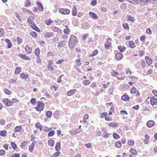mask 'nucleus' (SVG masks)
Wrapping results in <instances>:
<instances>
[{"mask_svg": "<svg viewBox=\"0 0 157 157\" xmlns=\"http://www.w3.org/2000/svg\"><path fill=\"white\" fill-rule=\"evenodd\" d=\"M118 125L117 124L116 122H111L109 124L108 126L109 127H112L116 128L117 127Z\"/></svg>", "mask_w": 157, "mask_h": 157, "instance_id": "393cba45", "label": "nucleus"}, {"mask_svg": "<svg viewBox=\"0 0 157 157\" xmlns=\"http://www.w3.org/2000/svg\"><path fill=\"white\" fill-rule=\"evenodd\" d=\"M98 52V50H95L93 52V54L91 55H90V56H95L96 55Z\"/></svg>", "mask_w": 157, "mask_h": 157, "instance_id": "0e129e2a", "label": "nucleus"}, {"mask_svg": "<svg viewBox=\"0 0 157 157\" xmlns=\"http://www.w3.org/2000/svg\"><path fill=\"white\" fill-rule=\"evenodd\" d=\"M145 38L146 36L145 35H143L141 36L140 38V40L142 42H144Z\"/></svg>", "mask_w": 157, "mask_h": 157, "instance_id": "774afa93", "label": "nucleus"}, {"mask_svg": "<svg viewBox=\"0 0 157 157\" xmlns=\"http://www.w3.org/2000/svg\"><path fill=\"white\" fill-rule=\"evenodd\" d=\"M90 83V81L89 80L85 79L83 81V83L85 85H88Z\"/></svg>", "mask_w": 157, "mask_h": 157, "instance_id": "c03bdc74", "label": "nucleus"}, {"mask_svg": "<svg viewBox=\"0 0 157 157\" xmlns=\"http://www.w3.org/2000/svg\"><path fill=\"white\" fill-rule=\"evenodd\" d=\"M59 13L64 15L68 14L70 13V10L67 9L61 8L59 10Z\"/></svg>", "mask_w": 157, "mask_h": 157, "instance_id": "6e6552de", "label": "nucleus"}, {"mask_svg": "<svg viewBox=\"0 0 157 157\" xmlns=\"http://www.w3.org/2000/svg\"><path fill=\"white\" fill-rule=\"evenodd\" d=\"M113 138L115 139H118L120 137L115 132L113 133Z\"/></svg>", "mask_w": 157, "mask_h": 157, "instance_id": "052dcab7", "label": "nucleus"}, {"mask_svg": "<svg viewBox=\"0 0 157 157\" xmlns=\"http://www.w3.org/2000/svg\"><path fill=\"white\" fill-rule=\"evenodd\" d=\"M134 144V141L133 140H129L128 141V144L130 146H132Z\"/></svg>", "mask_w": 157, "mask_h": 157, "instance_id": "4d7b16f0", "label": "nucleus"}, {"mask_svg": "<svg viewBox=\"0 0 157 157\" xmlns=\"http://www.w3.org/2000/svg\"><path fill=\"white\" fill-rule=\"evenodd\" d=\"M53 35V33L52 32H47L44 34L45 37L47 38L52 37Z\"/></svg>", "mask_w": 157, "mask_h": 157, "instance_id": "aec40b11", "label": "nucleus"}, {"mask_svg": "<svg viewBox=\"0 0 157 157\" xmlns=\"http://www.w3.org/2000/svg\"><path fill=\"white\" fill-rule=\"evenodd\" d=\"M48 145L51 147H53L54 145V141L53 140H48Z\"/></svg>", "mask_w": 157, "mask_h": 157, "instance_id": "72a5a7b5", "label": "nucleus"}, {"mask_svg": "<svg viewBox=\"0 0 157 157\" xmlns=\"http://www.w3.org/2000/svg\"><path fill=\"white\" fill-rule=\"evenodd\" d=\"M89 14L90 16L93 19H97L98 18L97 15L94 13L90 12Z\"/></svg>", "mask_w": 157, "mask_h": 157, "instance_id": "a878e982", "label": "nucleus"}, {"mask_svg": "<svg viewBox=\"0 0 157 157\" xmlns=\"http://www.w3.org/2000/svg\"><path fill=\"white\" fill-rule=\"evenodd\" d=\"M52 114V113L51 111H48L46 112V116L48 118H50Z\"/></svg>", "mask_w": 157, "mask_h": 157, "instance_id": "a18cd8bd", "label": "nucleus"}, {"mask_svg": "<svg viewBox=\"0 0 157 157\" xmlns=\"http://www.w3.org/2000/svg\"><path fill=\"white\" fill-rule=\"evenodd\" d=\"M37 106L35 107L36 110L39 112L42 111L44 109L45 104L40 101H38L37 103Z\"/></svg>", "mask_w": 157, "mask_h": 157, "instance_id": "7ed1b4c3", "label": "nucleus"}, {"mask_svg": "<svg viewBox=\"0 0 157 157\" xmlns=\"http://www.w3.org/2000/svg\"><path fill=\"white\" fill-rule=\"evenodd\" d=\"M122 26L124 29L129 30V27L128 23L126 22H124L123 23Z\"/></svg>", "mask_w": 157, "mask_h": 157, "instance_id": "2f4dec72", "label": "nucleus"}, {"mask_svg": "<svg viewBox=\"0 0 157 157\" xmlns=\"http://www.w3.org/2000/svg\"><path fill=\"white\" fill-rule=\"evenodd\" d=\"M21 68L17 67L15 69L14 74L16 75L19 74L21 71Z\"/></svg>", "mask_w": 157, "mask_h": 157, "instance_id": "c85d7f7f", "label": "nucleus"}, {"mask_svg": "<svg viewBox=\"0 0 157 157\" xmlns=\"http://www.w3.org/2000/svg\"><path fill=\"white\" fill-rule=\"evenodd\" d=\"M2 101L7 106H10L12 105V101L7 98H4L2 99Z\"/></svg>", "mask_w": 157, "mask_h": 157, "instance_id": "0eeeda50", "label": "nucleus"}, {"mask_svg": "<svg viewBox=\"0 0 157 157\" xmlns=\"http://www.w3.org/2000/svg\"><path fill=\"white\" fill-rule=\"evenodd\" d=\"M54 134V131H50L48 134V136L50 137L53 136Z\"/></svg>", "mask_w": 157, "mask_h": 157, "instance_id": "338daca9", "label": "nucleus"}, {"mask_svg": "<svg viewBox=\"0 0 157 157\" xmlns=\"http://www.w3.org/2000/svg\"><path fill=\"white\" fill-rule=\"evenodd\" d=\"M130 152L134 155L137 154L136 151L133 148H131L130 150Z\"/></svg>", "mask_w": 157, "mask_h": 157, "instance_id": "09e8293b", "label": "nucleus"}, {"mask_svg": "<svg viewBox=\"0 0 157 157\" xmlns=\"http://www.w3.org/2000/svg\"><path fill=\"white\" fill-rule=\"evenodd\" d=\"M25 50L27 54H29L31 53L32 49L31 47L26 45L25 48Z\"/></svg>", "mask_w": 157, "mask_h": 157, "instance_id": "f3484780", "label": "nucleus"}, {"mask_svg": "<svg viewBox=\"0 0 157 157\" xmlns=\"http://www.w3.org/2000/svg\"><path fill=\"white\" fill-rule=\"evenodd\" d=\"M18 56L22 59L25 60H31V58L30 57L28 56H26L24 54H19Z\"/></svg>", "mask_w": 157, "mask_h": 157, "instance_id": "4468645a", "label": "nucleus"}, {"mask_svg": "<svg viewBox=\"0 0 157 157\" xmlns=\"http://www.w3.org/2000/svg\"><path fill=\"white\" fill-rule=\"evenodd\" d=\"M60 148V143L59 142H57L55 148L56 150L58 151Z\"/></svg>", "mask_w": 157, "mask_h": 157, "instance_id": "473e14b6", "label": "nucleus"}, {"mask_svg": "<svg viewBox=\"0 0 157 157\" xmlns=\"http://www.w3.org/2000/svg\"><path fill=\"white\" fill-rule=\"evenodd\" d=\"M29 34L30 35H31L34 38H36L37 37V35L36 33L34 31L30 32Z\"/></svg>", "mask_w": 157, "mask_h": 157, "instance_id": "58836bf2", "label": "nucleus"}, {"mask_svg": "<svg viewBox=\"0 0 157 157\" xmlns=\"http://www.w3.org/2000/svg\"><path fill=\"white\" fill-rule=\"evenodd\" d=\"M129 47L131 48H134L136 47L135 43L132 40H130L128 41Z\"/></svg>", "mask_w": 157, "mask_h": 157, "instance_id": "4be33fe9", "label": "nucleus"}, {"mask_svg": "<svg viewBox=\"0 0 157 157\" xmlns=\"http://www.w3.org/2000/svg\"><path fill=\"white\" fill-rule=\"evenodd\" d=\"M111 38L110 37L108 38L106 40V41L105 43V47L107 49H109L111 47Z\"/></svg>", "mask_w": 157, "mask_h": 157, "instance_id": "423d86ee", "label": "nucleus"}, {"mask_svg": "<svg viewBox=\"0 0 157 157\" xmlns=\"http://www.w3.org/2000/svg\"><path fill=\"white\" fill-rule=\"evenodd\" d=\"M45 22L46 25H51L53 21L50 18L45 20Z\"/></svg>", "mask_w": 157, "mask_h": 157, "instance_id": "7c9ffc66", "label": "nucleus"}, {"mask_svg": "<svg viewBox=\"0 0 157 157\" xmlns=\"http://www.w3.org/2000/svg\"><path fill=\"white\" fill-rule=\"evenodd\" d=\"M66 45L65 42L64 41H61L59 43L58 45V47L59 48H61L63 47Z\"/></svg>", "mask_w": 157, "mask_h": 157, "instance_id": "b1692460", "label": "nucleus"}, {"mask_svg": "<svg viewBox=\"0 0 157 157\" xmlns=\"http://www.w3.org/2000/svg\"><path fill=\"white\" fill-rule=\"evenodd\" d=\"M4 33V31L3 29L0 28V36L2 37L3 36Z\"/></svg>", "mask_w": 157, "mask_h": 157, "instance_id": "680f3d73", "label": "nucleus"}, {"mask_svg": "<svg viewBox=\"0 0 157 157\" xmlns=\"http://www.w3.org/2000/svg\"><path fill=\"white\" fill-rule=\"evenodd\" d=\"M118 48L121 52H124L126 50V48L123 45H119L118 47Z\"/></svg>", "mask_w": 157, "mask_h": 157, "instance_id": "5701e85b", "label": "nucleus"}, {"mask_svg": "<svg viewBox=\"0 0 157 157\" xmlns=\"http://www.w3.org/2000/svg\"><path fill=\"white\" fill-rule=\"evenodd\" d=\"M101 117L102 118H104L106 121H110L113 120L112 118L107 116V113L106 112H103L101 114Z\"/></svg>", "mask_w": 157, "mask_h": 157, "instance_id": "20e7f679", "label": "nucleus"}, {"mask_svg": "<svg viewBox=\"0 0 157 157\" xmlns=\"http://www.w3.org/2000/svg\"><path fill=\"white\" fill-rule=\"evenodd\" d=\"M5 93L7 95H10L11 94V92L8 89H5L4 90Z\"/></svg>", "mask_w": 157, "mask_h": 157, "instance_id": "e2e57ef3", "label": "nucleus"}, {"mask_svg": "<svg viewBox=\"0 0 157 157\" xmlns=\"http://www.w3.org/2000/svg\"><path fill=\"white\" fill-rule=\"evenodd\" d=\"M10 144L13 149H16L17 148V145L15 143H14V142H11Z\"/></svg>", "mask_w": 157, "mask_h": 157, "instance_id": "603ef678", "label": "nucleus"}, {"mask_svg": "<svg viewBox=\"0 0 157 157\" xmlns=\"http://www.w3.org/2000/svg\"><path fill=\"white\" fill-rule=\"evenodd\" d=\"M115 58L118 60H121L123 57V54L120 52H117L115 56Z\"/></svg>", "mask_w": 157, "mask_h": 157, "instance_id": "f8f14e48", "label": "nucleus"}, {"mask_svg": "<svg viewBox=\"0 0 157 157\" xmlns=\"http://www.w3.org/2000/svg\"><path fill=\"white\" fill-rule=\"evenodd\" d=\"M127 18H128V20H130L132 22L134 21H135L134 18L130 15H127Z\"/></svg>", "mask_w": 157, "mask_h": 157, "instance_id": "a19ab883", "label": "nucleus"}, {"mask_svg": "<svg viewBox=\"0 0 157 157\" xmlns=\"http://www.w3.org/2000/svg\"><path fill=\"white\" fill-rule=\"evenodd\" d=\"M89 34L88 33L86 34L82 35V39L83 40H85L86 38L88 36Z\"/></svg>", "mask_w": 157, "mask_h": 157, "instance_id": "8fccbe9b", "label": "nucleus"}, {"mask_svg": "<svg viewBox=\"0 0 157 157\" xmlns=\"http://www.w3.org/2000/svg\"><path fill=\"white\" fill-rule=\"evenodd\" d=\"M24 130L22 129V128H15L14 131L15 132H19L21 133H22Z\"/></svg>", "mask_w": 157, "mask_h": 157, "instance_id": "37998d69", "label": "nucleus"}, {"mask_svg": "<svg viewBox=\"0 0 157 157\" xmlns=\"http://www.w3.org/2000/svg\"><path fill=\"white\" fill-rule=\"evenodd\" d=\"M50 89L53 91H56L58 89V87L56 85H52L51 86Z\"/></svg>", "mask_w": 157, "mask_h": 157, "instance_id": "c9c22d12", "label": "nucleus"}, {"mask_svg": "<svg viewBox=\"0 0 157 157\" xmlns=\"http://www.w3.org/2000/svg\"><path fill=\"white\" fill-rule=\"evenodd\" d=\"M40 53V50L39 48H36L34 51L35 55L37 57H40L39 55Z\"/></svg>", "mask_w": 157, "mask_h": 157, "instance_id": "c756f323", "label": "nucleus"}, {"mask_svg": "<svg viewBox=\"0 0 157 157\" xmlns=\"http://www.w3.org/2000/svg\"><path fill=\"white\" fill-rule=\"evenodd\" d=\"M110 84V82H108L106 84H103V86L105 89H106L108 88V86H109Z\"/></svg>", "mask_w": 157, "mask_h": 157, "instance_id": "69168bd1", "label": "nucleus"}, {"mask_svg": "<svg viewBox=\"0 0 157 157\" xmlns=\"http://www.w3.org/2000/svg\"><path fill=\"white\" fill-rule=\"evenodd\" d=\"M116 146L117 147H120L121 145V143L120 141H117L115 144Z\"/></svg>", "mask_w": 157, "mask_h": 157, "instance_id": "13d9d810", "label": "nucleus"}, {"mask_svg": "<svg viewBox=\"0 0 157 157\" xmlns=\"http://www.w3.org/2000/svg\"><path fill=\"white\" fill-rule=\"evenodd\" d=\"M36 3L38 5V8L40 11H42L44 10L43 6L42 4L39 1H37Z\"/></svg>", "mask_w": 157, "mask_h": 157, "instance_id": "6ab92c4d", "label": "nucleus"}, {"mask_svg": "<svg viewBox=\"0 0 157 157\" xmlns=\"http://www.w3.org/2000/svg\"><path fill=\"white\" fill-rule=\"evenodd\" d=\"M17 40L18 42V44H20L22 43L23 40L21 38L18 37L17 38Z\"/></svg>", "mask_w": 157, "mask_h": 157, "instance_id": "864d4df0", "label": "nucleus"}, {"mask_svg": "<svg viewBox=\"0 0 157 157\" xmlns=\"http://www.w3.org/2000/svg\"><path fill=\"white\" fill-rule=\"evenodd\" d=\"M7 134V133L5 130L1 131L0 132V135L2 136H6Z\"/></svg>", "mask_w": 157, "mask_h": 157, "instance_id": "de8ad7c7", "label": "nucleus"}, {"mask_svg": "<svg viewBox=\"0 0 157 157\" xmlns=\"http://www.w3.org/2000/svg\"><path fill=\"white\" fill-rule=\"evenodd\" d=\"M141 0H131V2L134 4H140Z\"/></svg>", "mask_w": 157, "mask_h": 157, "instance_id": "ea45409f", "label": "nucleus"}, {"mask_svg": "<svg viewBox=\"0 0 157 157\" xmlns=\"http://www.w3.org/2000/svg\"><path fill=\"white\" fill-rule=\"evenodd\" d=\"M41 59L40 57H37L36 59V64L39 65L41 64Z\"/></svg>", "mask_w": 157, "mask_h": 157, "instance_id": "4c0bfd02", "label": "nucleus"}, {"mask_svg": "<svg viewBox=\"0 0 157 157\" xmlns=\"http://www.w3.org/2000/svg\"><path fill=\"white\" fill-rule=\"evenodd\" d=\"M118 75V73L115 71H113V72L111 74V75L112 76L115 77H117Z\"/></svg>", "mask_w": 157, "mask_h": 157, "instance_id": "79ce46f5", "label": "nucleus"}, {"mask_svg": "<svg viewBox=\"0 0 157 157\" xmlns=\"http://www.w3.org/2000/svg\"><path fill=\"white\" fill-rule=\"evenodd\" d=\"M77 43L76 37L73 35L70 36L68 46L70 48H73Z\"/></svg>", "mask_w": 157, "mask_h": 157, "instance_id": "f257e3e1", "label": "nucleus"}, {"mask_svg": "<svg viewBox=\"0 0 157 157\" xmlns=\"http://www.w3.org/2000/svg\"><path fill=\"white\" fill-rule=\"evenodd\" d=\"M121 99L124 101H127L129 99V97L127 94H124L121 97Z\"/></svg>", "mask_w": 157, "mask_h": 157, "instance_id": "cd10ccee", "label": "nucleus"}, {"mask_svg": "<svg viewBox=\"0 0 157 157\" xmlns=\"http://www.w3.org/2000/svg\"><path fill=\"white\" fill-rule=\"evenodd\" d=\"M75 65L74 67L77 70H78L79 69L78 68V67L82 65V62L80 59H78L75 60Z\"/></svg>", "mask_w": 157, "mask_h": 157, "instance_id": "1a4fd4ad", "label": "nucleus"}, {"mask_svg": "<svg viewBox=\"0 0 157 157\" xmlns=\"http://www.w3.org/2000/svg\"><path fill=\"white\" fill-rule=\"evenodd\" d=\"M48 62V68L51 71H53L54 70V67L52 65L53 63V61L51 60H49Z\"/></svg>", "mask_w": 157, "mask_h": 157, "instance_id": "9d476101", "label": "nucleus"}, {"mask_svg": "<svg viewBox=\"0 0 157 157\" xmlns=\"http://www.w3.org/2000/svg\"><path fill=\"white\" fill-rule=\"evenodd\" d=\"M33 17H29L28 18L27 21L29 24V26L33 29L35 31L40 32V30L39 29L36 25V24L32 21Z\"/></svg>", "mask_w": 157, "mask_h": 157, "instance_id": "f03ea898", "label": "nucleus"}, {"mask_svg": "<svg viewBox=\"0 0 157 157\" xmlns=\"http://www.w3.org/2000/svg\"><path fill=\"white\" fill-rule=\"evenodd\" d=\"M20 76L22 79H26L29 77V75L25 73H22L20 74Z\"/></svg>", "mask_w": 157, "mask_h": 157, "instance_id": "bb28decb", "label": "nucleus"}, {"mask_svg": "<svg viewBox=\"0 0 157 157\" xmlns=\"http://www.w3.org/2000/svg\"><path fill=\"white\" fill-rule=\"evenodd\" d=\"M72 14L73 16H75L77 13V7L76 6H74L72 10Z\"/></svg>", "mask_w": 157, "mask_h": 157, "instance_id": "2eb2a0df", "label": "nucleus"}, {"mask_svg": "<svg viewBox=\"0 0 157 157\" xmlns=\"http://www.w3.org/2000/svg\"><path fill=\"white\" fill-rule=\"evenodd\" d=\"M130 92L131 94H135V95L136 97H138L140 95V94L139 91L136 90V87L134 86L132 87L131 89Z\"/></svg>", "mask_w": 157, "mask_h": 157, "instance_id": "39448f33", "label": "nucleus"}, {"mask_svg": "<svg viewBox=\"0 0 157 157\" xmlns=\"http://www.w3.org/2000/svg\"><path fill=\"white\" fill-rule=\"evenodd\" d=\"M77 90L75 89H71L67 92V96H70L73 95L75 93Z\"/></svg>", "mask_w": 157, "mask_h": 157, "instance_id": "ddd939ff", "label": "nucleus"}, {"mask_svg": "<svg viewBox=\"0 0 157 157\" xmlns=\"http://www.w3.org/2000/svg\"><path fill=\"white\" fill-rule=\"evenodd\" d=\"M151 104L152 105H157V99L154 97L151 98L150 99Z\"/></svg>", "mask_w": 157, "mask_h": 157, "instance_id": "9b49d317", "label": "nucleus"}, {"mask_svg": "<svg viewBox=\"0 0 157 157\" xmlns=\"http://www.w3.org/2000/svg\"><path fill=\"white\" fill-rule=\"evenodd\" d=\"M89 116L88 114H85L83 117V120L82 121H80V122L86 123L87 122L86 120L89 118Z\"/></svg>", "mask_w": 157, "mask_h": 157, "instance_id": "412c9836", "label": "nucleus"}, {"mask_svg": "<svg viewBox=\"0 0 157 157\" xmlns=\"http://www.w3.org/2000/svg\"><path fill=\"white\" fill-rule=\"evenodd\" d=\"M141 63V66L142 68H144L147 66L146 63L144 60H142Z\"/></svg>", "mask_w": 157, "mask_h": 157, "instance_id": "3c124183", "label": "nucleus"}, {"mask_svg": "<svg viewBox=\"0 0 157 157\" xmlns=\"http://www.w3.org/2000/svg\"><path fill=\"white\" fill-rule=\"evenodd\" d=\"M25 5L24 6L25 7H27L28 6H30L31 5V3L30 0H26L25 2Z\"/></svg>", "mask_w": 157, "mask_h": 157, "instance_id": "f704fd0d", "label": "nucleus"}, {"mask_svg": "<svg viewBox=\"0 0 157 157\" xmlns=\"http://www.w3.org/2000/svg\"><path fill=\"white\" fill-rule=\"evenodd\" d=\"M66 28L64 29L63 32L66 34H68L70 32V30L67 28V26H65Z\"/></svg>", "mask_w": 157, "mask_h": 157, "instance_id": "49530a36", "label": "nucleus"}, {"mask_svg": "<svg viewBox=\"0 0 157 157\" xmlns=\"http://www.w3.org/2000/svg\"><path fill=\"white\" fill-rule=\"evenodd\" d=\"M90 87L92 88H94L97 86L96 83L95 82H93L90 85Z\"/></svg>", "mask_w": 157, "mask_h": 157, "instance_id": "bf43d9fd", "label": "nucleus"}, {"mask_svg": "<svg viewBox=\"0 0 157 157\" xmlns=\"http://www.w3.org/2000/svg\"><path fill=\"white\" fill-rule=\"evenodd\" d=\"M64 75H61L57 78V82L58 83H59L61 82V78Z\"/></svg>", "mask_w": 157, "mask_h": 157, "instance_id": "5fc2aeb1", "label": "nucleus"}, {"mask_svg": "<svg viewBox=\"0 0 157 157\" xmlns=\"http://www.w3.org/2000/svg\"><path fill=\"white\" fill-rule=\"evenodd\" d=\"M30 102L32 105H34L36 102V99L35 98H32L30 100Z\"/></svg>", "mask_w": 157, "mask_h": 157, "instance_id": "6e6d98bb", "label": "nucleus"}, {"mask_svg": "<svg viewBox=\"0 0 157 157\" xmlns=\"http://www.w3.org/2000/svg\"><path fill=\"white\" fill-rule=\"evenodd\" d=\"M147 124L148 128H151L155 125V122L153 121L150 120L147 122Z\"/></svg>", "mask_w": 157, "mask_h": 157, "instance_id": "a211bd4d", "label": "nucleus"}, {"mask_svg": "<svg viewBox=\"0 0 157 157\" xmlns=\"http://www.w3.org/2000/svg\"><path fill=\"white\" fill-rule=\"evenodd\" d=\"M145 59L146 63L147 64L148 66L151 65L152 63V59L151 58H150L148 56H145Z\"/></svg>", "mask_w": 157, "mask_h": 157, "instance_id": "dca6fc26", "label": "nucleus"}, {"mask_svg": "<svg viewBox=\"0 0 157 157\" xmlns=\"http://www.w3.org/2000/svg\"><path fill=\"white\" fill-rule=\"evenodd\" d=\"M149 0H141L140 4L142 6L145 5L147 3V2Z\"/></svg>", "mask_w": 157, "mask_h": 157, "instance_id": "e433bc0d", "label": "nucleus"}]
</instances>
